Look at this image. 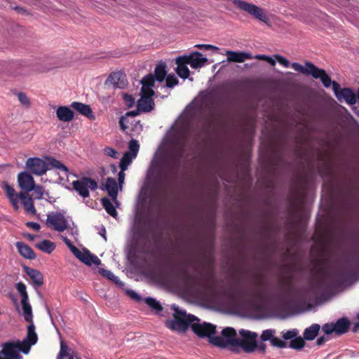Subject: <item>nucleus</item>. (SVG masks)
<instances>
[{
  "label": "nucleus",
  "mask_w": 359,
  "mask_h": 359,
  "mask_svg": "<svg viewBox=\"0 0 359 359\" xmlns=\"http://www.w3.org/2000/svg\"><path fill=\"white\" fill-rule=\"evenodd\" d=\"M174 311L173 319L167 320L165 324L172 330L184 332L190 325L192 330L200 337H207L211 344L222 348H229L235 352L238 335L235 329L228 327L222 331L220 336H215L216 326L201 322L195 316L187 314L176 305L171 306Z\"/></svg>",
  "instance_id": "1"
},
{
  "label": "nucleus",
  "mask_w": 359,
  "mask_h": 359,
  "mask_svg": "<svg viewBox=\"0 0 359 359\" xmlns=\"http://www.w3.org/2000/svg\"><path fill=\"white\" fill-rule=\"evenodd\" d=\"M15 287L22 297L21 305L24 318L29 324L27 326L26 338L22 341L13 340L2 344L1 349L0 350V359H22L20 353L22 352L25 354H27L31 346L34 345L38 340L35 327L32 322V310L29 302L27 287L22 283H18Z\"/></svg>",
  "instance_id": "2"
},
{
  "label": "nucleus",
  "mask_w": 359,
  "mask_h": 359,
  "mask_svg": "<svg viewBox=\"0 0 359 359\" xmlns=\"http://www.w3.org/2000/svg\"><path fill=\"white\" fill-rule=\"evenodd\" d=\"M166 74V65L161 62L156 65L154 75L148 74L141 80V97L137 101V110L127 112L120 119V126L123 131H126L130 125H134L137 130H142V126L135 119V117L138 114L139 111L149 112L154 109V102L152 97L154 95V88H156V82L162 83Z\"/></svg>",
  "instance_id": "3"
},
{
  "label": "nucleus",
  "mask_w": 359,
  "mask_h": 359,
  "mask_svg": "<svg viewBox=\"0 0 359 359\" xmlns=\"http://www.w3.org/2000/svg\"><path fill=\"white\" fill-rule=\"evenodd\" d=\"M189 133L188 121L184 118H180L167 133L163 142L156 153L152 162L153 165L159 160L162 161V164H165L169 168L174 166L180 155Z\"/></svg>",
  "instance_id": "4"
},
{
  "label": "nucleus",
  "mask_w": 359,
  "mask_h": 359,
  "mask_svg": "<svg viewBox=\"0 0 359 359\" xmlns=\"http://www.w3.org/2000/svg\"><path fill=\"white\" fill-rule=\"evenodd\" d=\"M72 219L66 215L65 211H53L47 215L46 226L58 232L66 230L74 238L78 236V230L76 226H71Z\"/></svg>",
  "instance_id": "5"
},
{
  "label": "nucleus",
  "mask_w": 359,
  "mask_h": 359,
  "mask_svg": "<svg viewBox=\"0 0 359 359\" xmlns=\"http://www.w3.org/2000/svg\"><path fill=\"white\" fill-rule=\"evenodd\" d=\"M276 331L274 329L265 330L262 332L260 338L263 341H269L271 345L274 347L285 348L288 346L287 341H292L293 338H295V337L299 335V332L297 329L295 328L291 330H284L280 333V335L283 339L276 337Z\"/></svg>",
  "instance_id": "6"
},
{
  "label": "nucleus",
  "mask_w": 359,
  "mask_h": 359,
  "mask_svg": "<svg viewBox=\"0 0 359 359\" xmlns=\"http://www.w3.org/2000/svg\"><path fill=\"white\" fill-rule=\"evenodd\" d=\"M292 67L303 74L311 75L315 79H320L325 88L332 86V83L334 82L332 81L331 78L324 69L318 68L310 62H306L304 66L297 62H294L292 64Z\"/></svg>",
  "instance_id": "7"
},
{
  "label": "nucleus",
  "mask_w": 359,
  "mask_h": 359,
  "mask_svg": "<svg viewBox=\"0 0 359 359\" xmlns=\"http://www.w3.org/2000/svg\"><path fill=\"white\" fill-rule=\"evenodd\" d=\"M257 337L256 332L241 330L235 352H238L241 349L248 353L254 352L257 348Z\"/></svg>",
  "instance_id": "8"
},
{
  "label": "nucleus",
  "mask_w": 359,
  "mask_h": 359,
  "mask_svg": "<svg viewBox=\"0 0 359 359\" xmlns=\"http://www.w3.org/2000/svg\"><path fill=\"white\" fill-rule=\"evenodd\" d=\"M233 4L239 9L252 15L254 18L269 25V18L265 9L243 0H233Z\"/></svg>",
  "instance_id": "9"
},
{
  "label": "nucleus",
  "mask_w": 359,
  "mask_h": 359,
  "mask_svg": "<svg viewBox=\"0 0 359 359\" xmlns=\"http://www.w3.org/2000/svg\"><path fill=\"white\" fill-rule=\"evenodd\" d=\"M140 149V144L137 140H131L128 143V151L122 157L120 162L121 171L119 172V180L121 184L124 183L125 171L137 155Z\"/></svg>",
  "instance_id": "10"
},
{
  "label": "nucleus",
  "mask_w": 359,
  "mask_h": 359,
  "mask_svg": "<svg viewBox=\"0 0 359 359\" xmlns=\"http://www.w3.org/2000/svg\"><path fill=\"white\" fill-rule=\"evenodd\" d=\"M62 239L68 246L74 255L81 260L82 262L88 266L96 265L98 266L101 264L100 259L95 255L90 254L88 250H80L72 245L71 241L65 236H62Z\"/></svg>",
  "instance_id": "11"
},
{
  "label": "nucleus",
  "mask_w": 359,
  "mask_h": 359,
  "mask_svg": "<svg viewBox=\"0 0 359 359\" xmlns=\"http://www.w3.org/2000/svg\"><path fill=\"white\" fill-rule=\"evenodd\" d=\"M74 189L83 198L90 196V190L95 191L97 189V183L90 177H82L72 182Z\"/></svg>",
  "instance_id": "12"
},
{
  "label": "nucleus",
  "mask_w": 359,
  "mask_h": 359,
  "mask_svg": "<svg viewBox=\"0 0 359 359\" xmlns=\"http://www.w3.org/2000/svg\"><path fill=\"white\" fill-rule=\"evenodd\" d=\"M332 90L339 101L344 100L347 104L353 105L357 102V93L348 88H341L337 82L332 83Z\"/></svg>",
  "instance_id": "13"
},
{
  "label": "nucleus",
  "mask_w": 359,
  "mask_h": 359,
  "mask_svg": "<svg viewBox=\"0 0 359 359\" xmlns=\"http://www.w3.org/2000/svg\"><path fill=\"white\" fill-rule=\"evenodd\" d=\"M26 168L31 172L36 175H44L48 169V163L46 161L40 158H29L25 163Z\"/></svg>",
  "instance_id": "14"
},
{
  "label": "nucleus",
  "mask_w": 359,
  "mask_h": 359,
  "mask_svg": "<svg viewBox=\"0 0 359 359\" xmlns=\"http://www.w3.org/2000/svg\"><path fill=\"white\" fill-rule=\"evenodd\" d=\"M349 322L344 318H341L338 320L335 323L325 324L323 326L322 330L327 335L333 333L342 334L347 332Z\"/></svg>",
  "instance_id": "15"
},
{
  "label": "nucleus",
  "mask_w": 359,
  "mask_h": 359,
  "mask_svg": "<svg viewBox=\"0 0 359 359\" xmlns=\"http://www.w3.org/2000/svg\"><path fill=\"white\" fill-rule=\"evenodd\" d=\"M118 176V184H117L116 180L112 177H108L104 184L105 190L115 203L117 202L118 193L122 190L123 185V183L121 184L120 182L119 174Z\"/></svg>",
  "instance_id": "16"
},
{
  "label": "nucleus",
  "mask_w": 359,
  "mask_h": 359,
  "mask_svg": "<svg viewBox=\"0 0 359 359\" xmlns=\"http://www.w3.org/2000/svg\"><path fill=\"white\" fill-rule=\"evenodd\" d=\"M182 56L187 59L186 60L193 69L201 68L208 61L207 57L198 51H194L189 55Z\"/></svg>",
  "instance_id": "17"
},
{
  "label": "nucleus",
  "mask_w": 359,
  "mask_h": 359,
  "mask_svg": "<svg viewBox=\"0 0 359 359\" xmlns=\"http://www.w3.org/2000/svg\"><path fill=\"white\" fill-rule=\"evenodd\" d=\"M18 183L20 188L27 192L34 188V180L33 177L27 172H21L18 175Z\"/></svg>",
  "instance_id": "18"
},
{
  "label": "nucleus",
  "mask_w": 359,
  "mask_h": 359,
  "mask_svg": "<svg viewBox=\"0 0 359 359\" xmlns=\"http://www.w3.org/2000/svg\"><path fill=\"white\" fill-rule=\"evenodd\" d=\"M1 187L3 190L5 191L6 195L9 199L13 208L15 210H18L20 208L19 194H17L14 188L6 181L1 182Z\"/></svg>",
  "instance_id": "19"
},
{
  "label": "nucleus",
  "mask_w": 359,
  "mask_h": 359,
  "mask_svg": "<svg viewBox=\"0 0 359 359\" xmlns=\"http://www.w3.org/2000/svg\"><path fill=\"white\" fill-rule=\"evenodd\" d=\"M225 55L229 62H243L246 60L252 59V55L245 52L226 50Z\"/></svg>",
  "instance_id": "20"
},
{
  "label": "nucleus",
  "mask_w": 359,
  "mask_h": 359,
  "mask_svg": "<svg viewBox=\"0 0 359 359\" xmlns=\"http://www.w3.org/2000/svg\"><path fill=\"white\" fill-rule=\"evenodd\" d=\"M183 56L177 57L175 59V63L177 65L176 72L180 77L183 79H187L189 76L190 71L187 67L189 63Z\"/></svg>",
  "instance_id": "21"
},
{
  "label": "nucleus",
  "mask_w": 359,
  "mask_h": 359,
  "mask_svg": "<svg viewBox=\"0 0 359 359\" xmlns=\"http://www.w3.org/2000/svg\"><path fill=\"white\" fill-rule=\"evenodd\" d=\"M19 200L21 201L26 212L30 215H35L36 209L34 206L33 201L30 196L27 193L21 192L19 194Z\"/></svg>",
  "instance_id": "22"
},
{
  "label": "nucleus",
  "mask_w": 359,
  "mask_h": 359,
  "mask_svg": "<svg viewBox=\"0 0 359 359\" xmlns=\"http://www.w3.org/2000/svg\"><path fill=\"white\" fill-rule=\"evenodd\" d=\"M58 119L63 122H69L74 118V111L67 106H60L56 110Z\"/></svg>",
  "instance_id": "23"
},
{
  "label": "nucleus",
  "mask_w": 359,
  "mask_h": 359,
  "mask_svg": "<svg viewBox=\"0 0 359 359\" xmlns=\"http://www.w3.org/2000/svg\"><path fill=\"white\" fill-rule=\"evenodd\" d=\"M105 83L116 88H123L125 86L124 77L119 72H113L107 78Z\"/></svg>",
  "instance_id": "24"
},
{
  "label": "nucleus",
  "mask_w": 359,
  "mask_h": 359,
  "mask_svg": "<svg viewBox=\"0 0 359 359\" xmlns=\"http://www.w3.org/2000/svg\"><path fill=\"white\" fill-rule=\"evenodd\" d=\"M72 107L81 114L86 116L91 120L95 119V115L89 105L81 102H74L72 104Z\"/></svg>",
  "instance_id": "25"
},
{
  "label": "nucleus",
  "mask_w": 359,
  "mask_h": 359,
  "mask_svg": "<svg viewBox=\"0 0 359 359\" xmlns=\"http://www.w3.org/2000/svg\"><path fill=\"white\" fill-rule=\"evenodd\" d=\"M15 245L18 248V252L25 259H33L36 257L35 253L32 249L25 243L17 242Z\"/></svg>",
  "instance_id": "26"
},
{
  "label": "nucleus",
  "mask_w": 359,
  "mask_h": 359,
  "mask_svg": "<svg viewBox=\"0 0 359 359\" xmlns=\"http://www.w3.org/2000/svg\"><path fill=\"white\" fill-rule=\"evenodd\" d=\"M26 273L32 280L34 285H36L38 287L41 286L43 285V276L39 271L31 268H27Z\"/></svg>",
  "instance_id": "27"
},
{
  "label": "nucleus",
  "mask_w": 359,
  "mask_h": 359,
  "mask_svg": "<svg viewBox=\"0 0 359 359\" xmlns=\"http://www.w3.org/2000/svg\"><path fill=\"white\" fill-rule=\"evenodd\" d=\"M36 247L43 252L50 254L56 248L55 244L49 240H42L36 244Z\"/></svg>",
  "instance_id": "28"
},
{
  "label": "nucleus",
  "mask_w": 359,
  "mask_h": 359,
  "mask_svg": "<svg viewBox=\"0 0 359 359\" xmlns=\"http://www.w3.org/2000/svg\"><path fill=\"white\" fill-rule=\"evenodd\" d=\"M320 325L318 324H313L307 327L304 332V339L306 340H313L316 338L320 330Z\"/></svg>",
  "instance_id": "29"
},
{
  "label": "nucleus",
  "mask_w": 359,
  "mask_h": 359,
  "mask_svg": "<svg viewBox=\"0 0 359 359\" xmlns=\"http://www.w3.org/2000/svg\"><path fill=\"white\" fill-rule=\"evenodd\" d=\"M47 163H48V166L50 165L53 168H55L56 169H58V170L64 172L66 176L68 175V172H69L68 168L64 164H62L60 161H59L55 158H47Z\"/></svg>",
  "instance_id": "30"
},
{
  "label": "nucleus",
  "mask_w": 359,
  "mask_h": 359,
  "mask_svg": "<svg viewBox=\"0 0 359 359\" xmlns=\"http://www.w3.org/2000/svg\"><path fill=\"white\" fill-rule=\"evenodd\" d=\"M102 204L109 215L114 217L117 215L116 208L109 198H103L102 199Z\"/></svg>",
  "instance_id": "31"
},
{
  "label": "nucleus",
  "mask_w": 359,
  "mask_h": 359,
  "mask_svg": "<svg viewBox=\"0 0 359 359\" xmlns=\"http://www.w3.org/2000/svg\"><path fill=\"white\" fill-rule=\"evenodd\" d=\"M287 346L292 349L301 350L305 346V342L302 337L297 335L290 341Z\"/></svg>",
  "instance_id": "32"
},
{
  "label": "nucleus",
  "mask_w": 359,
  "mask_h": 359,
  "mask_svg": "<svg viewBox=\"0 0 359 359\" xmlns=\"http://www.w3.org/2000/svg\"><path fill=\"white\" fill-rule=\"evenodd\" d=\"M300 300L301 301H307L310 300L311 298L314 297L316 295V288L313 287H311L307 289H304L300 293Z\"/></svg>",
  "instance_id": "33"
},
{
  "label": "nucleus",
  "mask_w": 359,
  "mask_h": 359,
  "mask_svg": "<svg viewBox=\"0 0 359 359\" xmlns=\"http://www.w3.org/2000/svg\"><path fill=\"white\" fill-rule=\"evenodd\" d=\"M68 357V359H74L73 355L68 354V346L63 341L60 342V350L57 355V359H64L65 358Z\"/></svg>",
  "instance_id": "34"
},
{
  "label": "nucleus",
  "mask_w": 359,
  "mask_h": 359,
  "mask_svg": "<svg viewBox=\"0 0 359 359\" xmlns=\"http://www.w3.org/2000/svg\"><path fill=\"white\" fill-rule=\"evenodd\" d=\"M100 272L103 276L112 280L115 283H116L119 285H123L122 283L119 280L118 277L116 276L111 271L107 270V269H100Z\"/></svg>",
  "instance_id": "35"
},
{
  "label": "nucleus",
  "mask_w": 359,
  "mask_h": 359,
  "mask_svg": "<svg viewBox=\"0 0 359 359\" xmlns=\"http://www.w3.org/2000/svg\"><path fill=\"white\" fill-rule=\"evenodd\" d=\"M145 302L149 307L157 311L162 310V306L160 303L154 298L148 297L145 299Z\"/></svg>",
  "instance_id": "36"
},
{
  "label": "nucleus",
  "mask_w": 359,
  "mask_h": 359,
  "mask_svg": "<svg viewBox=\"0 0 359 359\" xmlns=\"http://www.w3.org/2000/svg\"><path fill=\"white\" fill-rule=\"evenodd\" d=\"M178 79L175 75L170 74L166 78V83L165 87L172 88L175 86L177 85Z\"/></svg>",
  "instance_id": "37"
},
{
  "label": "nucleus",
  "mask_w": 359,
  "mask_h": 359,
  "mask_svg": "<svg viewBox=\"0 0 359 359\" xmlns=\"http://www.w3.org/2000/svg\"><path fill=\"white\" fill-rule=\"evenodd\" d=\"M18 98L20 101V102L27 107H29L30 106V101H29V99L28 98V97L27 96V95L24 93H18Z\"/></svg>",
  "instance_id": "38"
},
{
  "label": "nucleus",
  "mask_w": 359,
  "mask_h": 359,
  "mask_svg": "<svg viewBox=\"0 0 359 359\" xmlns=\"http://www.w3.org/2000/svg\"><path fill=\"white\" fill-rule=\"evenodd\" d=\"M104 154L113 158H118L119 156L118 152L111 147H106L104 149Z\"/></svg>",
  "instance_id": "39"
},
{
  "label": "nucleus",
  "mask_w": 359,
  "mask_h": 359,
  "mask_svg": "<svg viewBox=\"0 0 359 359\" xmlns=\"http://www.w3.org/2000/svg\"><path fill=\"white\" fill-rule=\"evenodd\" d=\"M32 191H34L36 198H37V199L42 198V197L43 196L44 191L41 186H40V185L36 186V184H34V188L33 189Z\"/></svg>",
  "instance_id": "40"
},
{
  "label": "nucleus",
  "mask_w": 359,
  "mask_h": 359,
  "mask_svg": "<svg viewBox=\"0 0 359 359\" xmlns=\"http://www.w3.org/2000/svg\"><path fill=\"white\" fill-rule=\"evenodd\" d=\"M123 98L126 104L128 107H131L135 104V98L133 97L131 95L125 93L123 95Z\"/></svg>",
  "instance_id": "41"
},
{
  "label": "nucleus",
  "mask_w": 359,
  "mask_h": 359,
  "mask_svg": "<svg viewBox=\"0 0 359 359\" xmlns=\"http://www.w3.org/2000/svg\"><path fill=\"white\" fill-rule=\"evenodd\" d=\"M195 47L200 49L212 50L215 51H217L219 50V48L217 46L210 44H196L195 45Z\"/></svg>",
  "instance_id": "42"
},
{
  "label": "nucleus",
  "mask_w": 359,
  "mask_h": 359,
  "mask_svg": "<svg viewBox=\"0 0 359 359\" xmlns=\"http://www.w3.org/2000/svg\"><path fill=\"white\" fill-rule=\"evenodd\" d=\"M275 58L277 60V61L283 67H290V62L284 57L280 55H276Z\"/></svg>",
  "instance_id": "43"
},
{
  "label": "nucleus",
  "mask_w": 359,
  "mask_h": 359,
  "mask_svg": "<svg viewBox=\"0 0 359 359\" xmlns=\"http://www.w3.org/2000/svg\"><path fill=\"white\" fill-rule=\"evenodd\" d=\"M127 294L131 299H133L134 300L140 301V299H141V297H140V295L134 290H128Z\"/></svg>",
  "instance_id": "44"
},
{
  "label": "nucleus",
  "mask_w": 359,
  "mask_h": 359,
  "mask_svg": "<svg viewBox=\"0 0 359 359\" xmlns=\"http://www.w3.org/2000/svg\"><path fill=\"white\" fill-rule=\"evenodd\" d=\"M27 226L35 231H39L41 227L39 224H38L36 222H27Z\"/></svg>",
  "instance_id": "45"
},
{
  "label": "nucleus",
  "mask_w": 359,
  "mask_h": 359,
  "mask_svg": "<svg viewBox=\"0 0 359 359\" xmlns=\"http://www.w3.org/2000/svg\"><path fill=\"white\" fill-rule=\"evenodd\" d=\"M229 299V302L226 303L225 304V306H227V307H230V308L234 307L236 306V299H235V298L233 297H230Z\"/></svg>",
  "instance_id": "46"
},
{
  "label": "nucleus",
  "mask_w": 359,
  "mask_h": 359,
  "mask_svg": "<svg viewBox=\"0 0 359 359\" xmlns=\"http://www.w3.org/2000/svg\"><path fill=\"white\" fill-rule=\"evenodd\" d=\"M328 340V338L327 337H325V336H323V337H319L318 339H317V344L318 346H320L322 344H324L325 341H327Z\"/></svg>",
  "instance_id": "47"
},
{
  "label": "nucleus",
  "mask_w": 359,
  "mask_h": 359,
  "mask_svg": "<svg viewBox=\"0 0 359 359\" xmlns=\"http://www.w3.org/2000/svg\"><path fill=\"white\" fill-rule=\"evenodd\" d=\"M267 57L268 55H256L255 56L252 57V58L266 61Z\"/></svg>",
  "instance_id": "48"
},
{
  "label": "nucleus",
  "mask_w": 359,
  "mask_h": 359,
  "mask_svg": "<svg viewBox=\"0 0 359 359\" xmlns=\"http://www.w3.org/2000/svg\"><path fill=\"white\" fill-rule=\"evenodd\" d=\"M266 61L267 62H269V63L271 65H272V66H275V65H276V61H275V60H274V59H273L272 57H269V56H268V57H267V58H266Z\"/></svg>",
  "instance_id": "49"
},
{
  "label": "nucleus",
  "mask_w": 359,
  "mask_h": 359,
  "mask_svg": "<svg viewBox=\"0 0 359 359\" xmlns=\"http://www.w3.org/2000/svg\"><path fill=\"white\" fill-rule=\"evenodd\" d=\"M18 13H25V10L22 8V7H20V6H17L15 7V8Z\"/></svg>",
  "instance_id": "50"
},
{
  "label": "nucleus",
  "mask_w": 359,
  "mask_h": 359,
  "mask_svg": "<svg viewBox=\"0 0 359 359\" xmlns=\"http://www.w3.org/2000/svg\"><path fill=\"white\" fill-rule=\"evenodd\" d=\"M4 167V165H0V172H1V169Z\"/></svg>",
  "instance_id": "51"
},
{
  "label": "nucleus",
  "mask_w": 359,
  "mask_h": 359,
  "mask_svg": "<svg viewBox=\"0 0 359 359\" xmlns=\"http://www.w3.org/2000/svg\"><path fill=\"white\" fill-rule=\"evenodd\" d=\"M102 237L104 238V239L105 241H107V238H106V236H105V235H102Z\"/></svg>",
  "instance_id": "52"
},
{
  "label": "nucleus",
  "mask_w": 359,
  "mask_h": 359,
  "mask_svg": "<svg viewBox=\"0 0 359 359\" xmlns=\"http://www.w3.org/2000/svg\"><path fill=\"white\" fill-rule=\"evenodd\" d=\"M262 351H265V347H264V346L262 348Z\"/></svg>",
  "instance_id": "53"
},
{
  "label": "nucleus",
  "mask_w": 359,
  "mask_h": 359,
  "mask_svg": "<svg viewBox=\"0 0 359 359\" xmlns=\"http://www.w3.org/2000/svg\"><path fill=\"white\" fill-rule=\"evenodd\" d=\"M356 114L359 116V110L356 111Z\"/></svg>",
  "instance_id": "54"
},
{
  "label": "nucleus",
  "mask_w": 359,
  "mask_h": 359,
  "mask_svg": "<svg viewBox=\"0 0 359 359\" xmlns=\"http://www.w3.org/2000/svg\"><path fill=\"white\" fill-rule=\"evenodd\" d=\"M101 235H102H102H105V230H104V233H102V234H101Z\"/></svg>",
  "instance_id": "55"
},
{
  "label": "nucleus",
  "mask_w": 359,
  "mask_h": 359,
  "mask_svg": "<svg viewBox=\"0 0 359 359\" xmlns=\"http://www.w3.org/2000/svg\"><path fill=\"white\" fill-rule=\"evenodd\" d=\"M358 320H359V314L358 315Z\"/></svg>",
  "instance_id": "56"
}]
</instances>
